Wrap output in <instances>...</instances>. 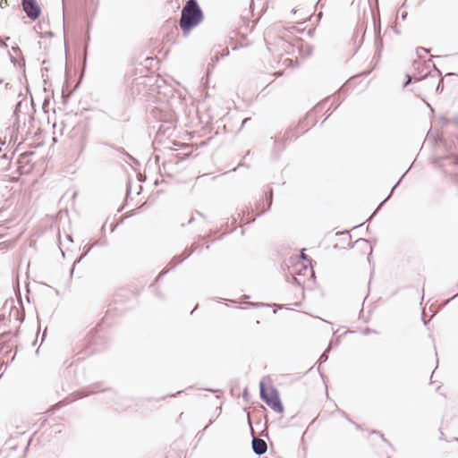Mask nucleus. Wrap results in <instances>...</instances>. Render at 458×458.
Segmentation results:
<instances>
[{"instance_id":"nucleus-1","label":"nucleus","mask_w":458,"mask_h":458,"mask_svg":"<svg viewBox=\"0 0 458 458\" xmlns=\"http://www.w3.org/2000/svg\"><path fill=\"white\" fill-rule=\"evenodd\" d=\"M203 20V12L196 0H188L182 7L179 25L184 34L189 33Z\"/></svg>"},{"instance_id":"nucleus-2","label":"nucleus","mask_w":458,"mask_h":458,"mask_svg":"<svg viewBox=\"0 0 458 458\" xmlns=\"http://www.w3.org/2000/svg\"><path fill=\"white\" fill-rule=\"evenodd\" d=\"M259 394L261 400L273 409L276 412L282 413L284 406L281 402L277 389L270 386L269 391L267 390L264 381L259 382Z\"/></svg>"},{"instance_id":"nucleus-3","label":"nucleus","mask_w":458,"mask_h":458,"mask_svg":"<svg viewBox=\"0 0 458 458\" xmlns=\"http://www.w3.org/2000/svg\"><path fill=\"white\" fill-rule=\"evenodd\" d=\"M21 7L30 21H36L41 15V7L37 0H21Z\"/></svg>"},{"instance_id":"nucleus-4","label":"nucleus","mask_w":458,"mask_h":458,"mask_svg":"<svg viewBox=\"0 0 458 458\" xmlns=\"http://www.w3.org/2000/svg\"><path fill=\"white\" fill-rule=\"evenodd\" d=\"M438 165L445 174L458 179V157H446L438 160Z\"/></svg>"},{"instance_id":"nucleus-5","label":"nucleus","mask_w":458,"mask_h":458,"mask_svg":"<svg viewBox=\"0 0 458 458\" xmlns=\"http://www.w3.org/2000/svg\"><path fill=\"white\" fill-rule=\"evenodd\" d=\"M191 254L192 251H190L188 253H182L181 256H174L169 263L170 268L162 270L157 276L156 282L159 281L165 275H166L169 272L170 269H174L180 263L187 259Z\"/></svg>"},{"instance_id":"nucleus-6","label":"nucleus","mask_w":458,"mask_h":458,"mask_svg":"<svg viewBox=\"0 0 458 458\" xmlns=\"http://www.w3.org/2000/svg\"><path fill=\"white\" fill-rule=\"evenodd\" d=\"M252 451L257 455L264 454L267 450V445L265 440L254 437L251 441Z\"/></svg>"},{"instance_id":"nucleus-7","label":"nucleus","mask_w":458,"mask_h":458,"mask_svg":"<svg viewBox=\"0 0 458 458\" xmlns=\"http://www.w3.org/2000/svg\"><path fill=\"white\" fill-rule=\"evenodd\" d=\"M266 200H267V208L266 209H262L260 212H259L258 216H260V215L264 214L266 211L270 209L271 205H272V201H273V191L272 190H270L268 191V193L267 194Z\"/></svg>"},{"instance_id":"nucleus-8","label":"nucleus","mask_w":458,"mask_h":458,"mask_svg":"<svg viewBox=\"0 0 458 458\" xmlns=\"http://www.w3.org/2000/svg\"><path fill=\"white\" fill-rule=\"evenodd\" d=\"M401 180H402V179H400V180H399V181H398V182L394 185V187L392 188V190H391V191H390V194L387 196V198H386L384 201H382V202L378 205V207L377 208V209L375 210V212L372 214V216L369 218V219H370V218H371V217L376 214V212H377V210L382 207V205H383L386 200H388V199H389V198H390V197H391V195L393 194V191H394V189H395V188L398 186V184L400 183Z\"/></svg>"},{"instance_id":"nucleus-9","label":"nucleus","mask_w":458,"mask_h":458,"mask_svg":"<svg viewBox=\"0 0 458 458\" xmlns=\"http://www.w3.org/2000/svg\"><path fill=\"white\" fill-rule=\"evenodd\" d=\"M329 351H330V346H328V347H327V348L323 352V353L320 355L319 360H318V361H319V363H320V364H321V363H324V362H326V361L327 360V359H328V353H329Z\"/></svg>"},{"instance_id":"nucleus-10","label":"nucleus","mask_w":458,"mask_h":458,"mask_svg":"<svg viewBox=\"0 0 458 458\" xmlns=\"http://www.w3.org/2000/svg\"><path fill=\"white\" fill-rule=\"evenodd\" d=\"M370 334H377V332L375 330V329H372V328H369V327H366L362 330V335H369Z\"/></svg>"},{"instance_id":"nucleus-11","label":"nucleus","mask_w":458,"mask_h":458,"mask_svg":"<svg viewBox=\"0 0 458 458\" xmlns=\"http://www.w3.org/2000/svg\"><path fill=\"white\" fill-rule=\"evenodd\" d=\"M443 89H444V79H443V77H442V78L439 80V82H438V84H437V86L436 91L439 93V92H442V91H443Z\"/></svg>"},{"instance_id":"nucleus-12","label":"nucleus","mask_w":458,"mask_h":458,"mask_svg":"<svg viewBox=\"0 0 458 458\" xmlns=\"http://www.w3.org/2000/svg\"><path fill=\"white\" fill-rule=\"evenodd\" d=\"M249 306H251V307H255V308H258V307H268L269 305L268 304H266V303H263V302H249L248 303Z\"/></svg>"},{"instance_id":"nucleus-13","label":"nucleus","mask_w":458,"mask_h":458,"mask_svg":"<svg viewBox=\"0 0 458 458\" xmlns=\"http://www.w3.org/2000/svg\"><path fill=\"white\" fill-rule=\"evenodd\" d=\"M375 44H376V47H377V51L379 52V51H380V49H381V48H382V47H383V41H382V38H376Z\"/></svg>"},{"instance_id":"nucleus-14","label":"nucleus","mask_w":458,"mask_h":458,"mask_svg":"<svg viewBox=\"0 0 458 458\" xmlns=\"http://www.w3.org/2000/svg\"><path fill=\"white\" fill-rule=\"evenodd\" d=\"M90 249H91V247H89L88 250H87L85 253H83V254H82V255H81L78 259H76V260L74 261L73 266H74V265H76L77 263H80V262H81V260L84 257H86V255L88 254V252L89 251V250H90Z\"/></svg>"},{"instance_id":"nucleus-15","label":"nucleus","mask_w":458,"mask_h":458,"mask_svg":"<svg viewBox=\"0 0 458 458\" xmlns=\"http://www.w3.org/2000/svg\"><path fill=\"white\" fill-rule=\"evenodd\" d=\"M411 81H412L411 76V75H409V74H408V75H406V81H405V82H404L403 86H404V87H407V86L411 82Z\"/></svg>"},{"instance_id":"nucleus-16","label":"nucleus","mask_w":458,"mask_h":458,"mask_svg":"<svg viewBox=\"0 0 458 458\" xmlns=\"http://www.w3.org/2000/svg\"><path fill=\"white\" fill-rule=\"evenodd\" d=\"M95 393H97V391L92 390V391H91V392H89V393L83 394H80V395H79V398H82V397L88 396V395H89V394H95Z\"/></svg>"},{"instance_id":"nucleus-17","label":"nucleus","mask_w":458,"mask_h":458,"mask_svg":"<svg viewBox=\"0 0 458 458\" xmlns=\"http://www.w3.org/2000/svg\"><path fill=\"white\" fill-rule=\"evenodd\" d=\"M250 120V118H245L242 122V128L245 125H247V123Z\"/></svg>"},{"instance_id":"nucleus-18","label":"nucleus","mask_w":458,"mask_h":458,"mask_svg":"<svg viewBox=\"0 0 458 458\" xmlns=\"http://www.w3.org/2000/svg\"><path fill=\"white\" fill-rule=\"evenodd\" d=\"M371 433L380 435V436H381V437H382V439H383L385 442H386V439L384 437V436H383V435H381V434H380V432H379V431H377V430H372V431H371Z\"/></svg>"},{"instance_id":"nucleus-19","label":"nucleus","mask_w":458,"mask_h":458,"mask_svg":"<svg viewBox=\"0 0 458 458\" xmlns=\"http://www.w3.org/2000/svg\"><path fill=\"white\" fill-rule=\"evenodd\" d=\"M28 157H29V155H27V154H22V155L21 156L20 162H21H21H23V160H24V159H26Z\"/></svg>"},{"instance_id":"nucleus-20","label":"nucleus","mask_w":458,"mask_h":458,"mask_svg":"<svg viewBox=\"0 0 458 458\" xmlns=\"http://www.w3.org/2000/svg\"><path fill=\"white\" fill-rule=\"evenodd\" d=\"M21 106V102H18V104L16 105V107H15V110H14V114H17V111L18 109L20 108V106Z\"/></svg>"},{"instance_id":"nucleus-21","label":"nucleus","mask_w":458,"mask_h":458,"mask_svg":"<svg viewBox=\"0 0 458 458\" xmlns=\"http://www.w3.org/2000/svg\"><path fill=\"white\" fill-rule=\"evenodd\" d=\"M301 258L302 259H304V260H309V259H308L307 255H305V254L303 253V251H302V252H301Z\"/></svg>"},{"instance_id":"nucleus-22","label":"nucleus","mask_w":458,"mask_h":458,"mask_svg":"<svg viewBox=\"0 0 458 458\" xmlns=\"http://www.w3.org/2000/svg\"><path fill=\"white\" fill-rule=\"evenodd\" d=\"M213 421H214L213 420H209L208 424L203 428V430H206L208 428V427L213 423Z\"/></svg>"},{"instance_id":"nucleus-23","label":"nucleus","mask_w":458,"mask_h":458,"mask_svg":"<svg viewBox=\"0 0 458 458\" xmlns=\"http://www.w3.org/2000/svg\"><path fill=\"white\" fill-rule=\"evenodd\" d=\"M6 47L5 43L0 38V47Z\"/></svg>"},{"instance_id":"nucleus-24","label":"nucleus","mask_w":458,"mask_h":458,"mask_svg":"<svg viewBox=\"0 0 458 458\" xmlns=\"http://www.w3.org/2000/svg\"><path fill=\"white\" fill-rule=\"evenodd\" d=\"M343 414H344V417H345L350 422L353 423L352 420L348 418V416L346 415V413L344 411H343Z\"/></svg>"},{"instance_id":"nucleus-25","label":"nucleus","mask_w":458,"mask_h":458,"mask_svg":"<svg viewBox=\"0 0 458 458\" xmlns=\"http://www.w3.org/2000/svg\"><path fill=\"white\" fill-rule=\"evenodd\" d=\"M401 16H402L403 20H405L406 16H407V13H403Z\"/></svg>"},{"instance_id":"nucleus-26","label":"nucleus","mask_w":458,"mask_h":458,"mask_svg":"<svg viewBox=\"0 0 458 458\" xmlns=\"http://www.w3.org/2000/svg\"><path fill=\"white\" fill-rule=\"evenodd\" d=\"M434 69L437 72L438 75H441V72L437 68V66L434 64Z\"/></svg>"},{"instance_id":"nucleus-27","label":"nucleus","mask_w":458,"mask_h":458,"mask_svg":"<svg viewBox=\"0 0 458 458\" xmlns=\"http://www.w3.org/2000/svg\"><path fill=\"white\" fill-rule=\"evenodd\" d=\"M419 50H422V51H424V52H428V50H427V49H425L424 47H418L417 51H419Z\"/></svg>"},{"instance_id":"nucleus-28","label":"nucleus","mask_w":458,"mask_h":458,"mask_svg":"<svg viewBox=\"0 0 458 458\" xmlns=\"http://www.w3.org/2000/svg\"><path fill=\"white\" fill-rule=\"evenodd\" d=\"M255 221V217L251 218V219H247V223H252Z\"/></svg>"},{"instance_id":"nucleus-29","label":"nucleus","mask_w":458,"mask_h":458,"mask_svg":"<svg viewBox=\"0 0 458 458\" xmlns=\"http://www.w3.org/2000/svg\"><path fill=\"white\" fill-rule=\"evenodd\" d=\"M366 242V243L368 242V241H366V240H364L362 238L357 241V242Z\"/></svg>"},{"instance_id":"nucleus-30","label":"nucleus","mask_w":458,"mask_h":458,"mask_svg":"<svg viewBox=\"0 0 458 458\" xmlns=\"http://www.w3.org/2000/svg\"><path fill=\"white\" fill-rule=\"evenodd\" d=\"M427 76H428V74H425V75L421 76L420 78H419L418 80L420 81L422 79H425Z\"/></svg>"},{"instance_id":"nucleus-31","label":"nucleus","mask_w":458,"mask_h":458,"mask_svg":"<svg viewBox=\"0 0 458 458\" xmlns=\"http://www.w3.org/2000/svg\"><path fill=\"white\" fill-rule=\"evenodd\" d=\"M247 394H248V393H247V389H245V390H244V392H243V397H244V398L247 396Z\"/></svg>"},{"instance_id":"nucleus-32","label":"nucleus","mask_w":458,"mask_h":458,"mask_svg":"<svg viewBox=\"0 0 458 458\" xmlns=\"http://www.w3.org/2000/svg\"><path fill=\"white\" fill-rule=\"evenodd\" d=\"M193 220H194V217L192 216V217L188 221V224H191Z\"/></svg>"},{"instance_id":"nucleus-33","label":"nucleus","mask_w":458,"mask_h":458,"mask_svg":"<svg viewBox=\"0 0 458 458\" xmlns=\"http://www.w3.org/2000/svg\"><path fill=\"white\" fill-rule=\"evenodd\" d=\"M451 75H454V73H453V72H448L445 76H451Z\"/></svg>"},{"instance_id":"nucleus-34","label":"nucleus","mask_w":458,"mask_h":458,"mask_svg":"<svg viewBox=\"0 0 458 458\" xmlns=\"http://www.w3.org/2000/svg\"><path fill=\"white\" fill-rule=\"evenodd\" d=\"M198 308V305L191 311V314H193L194 310Z\"/></svg>"},{"instance_id":"nucleus-35","label":"nucleus","mask_w":458,"mask_h":458,"mask_svg":"<svg viewBox=\"0 0 458 458\" xmlns=\"http://www.w3.org/2000/svg\"><path fill=\"white\" fill-rule=\"evenodd\" d=\"M457 287H458V282H457ZM456 296H458V293H457V294H455V295H454L451 299H454V298H455Z\"/></svg>"},{"instance_id":"nucleus-36","label":"nucleus","mask_w":458,"mask_h":458,"mask_svg":"<svg viewBox=\"0 0 458 458\" xmlns=\"http://www.w3.org/2000/svg\"><path fill=\"white\" fill-rule=\"evenodd\" d=\"M405 174H408V171H405V173L403 174V176L401 177V179L405 175Z\"/></svg>"},{"instance_id":"nucleus-37","label":"nucleus","mask_w":458,"mask_h":458,"mask_svg":"<svg viewBox=\"0 0 458 458\" xmlns=\"http://www.w3.org/2000/svg\"><path fill=\"white\" fill-rule=\"evenodd\" d=\"M175 395H176L175 394H170L169 396L174 397Z\"/></svg>"},{"instance_id":"nucleus-38","label":"nucleus","mask_w":458,"mask_h":458,"mask_svg":"<svg viewBox=\"0 0 458 458\" xmlns=\"http://www.w3.org/2000/svg\"><path fill=\"white\" fill-rule=\"evenodd\" d=\"M68 240L71 242L72 241L71 236H68Z\"/></svg>"},{"instance_id":"nucleus-39","label":"nucleus","mask_w":458,"mask_h":458,"mask_svg":"<svg viewBox=\"0 0 458 458\" xmlns=\"http://www.w3.org/2000/svg\"><path fill=\"white\" fill-rule=\"evenodd\" d=\"M293 279L294 280V282H297V278L296 277H293Z\"/></svg>"},{"instance_id":"nucleus-40","label":"nucleus","mask_w":458,"mask_h":458,"mask_svg":"<svg viewBox=\"0 0 458 458\" xmlns=\"http://www.w3.org/2000/svg\"><path fill=\"white\" fill-rule=\"evenodd\" d=\"M356 428H360V425H358V424H356Z\"/></svg>"},{"instance_id":"nucleus-41","label":"nucleus","mask_w":458,"mask_h":458,"mask_svg":"<svg viewBox=\"0 0 458 458\" xmlns=\"http://www.w3.org/2000/svg\"><path fill=\"white\" fill-rule=\"evenodd\" d=\"M4 80L3 79H0V83H3Z\"/></svg>"},{"instance_id":"nucleus-42","label":"nucleus","mask_w":458,"mask_h":458,"mask_svg":"<svg viewBox=\"0 0 458 458\" xmlns=\"http://www.w3.org/2000/svg\"><path fill=\"white\" fill-rule=\"evenodd\" d=\"M456 441H458V438H455Z\"/></svg>"}]
</instances>
